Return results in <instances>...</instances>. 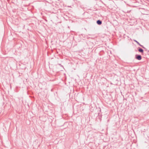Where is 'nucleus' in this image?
<instances>
[{"label":"nucleus","mask_w":149,"mask_h":149,"mask_svg":"<svg viewBox=\"0 0 149 149\" xmlns=\"http://www.w3.org/2000/svg\"><path fill=\"white\" fill-rule=\"evenodd\" d=\"M135 58L139 60H141L142 58L141 56L140 55L136 54L135 55Z\"/></svg>","instance_id":"obj_1"},{"label":"nucleus","mask_w":149,"mask_h":149,"mask_svg":"<svg viewBox=\"0 0 149 149\" xmlns=\"http://www.w3.org/2000/svg\"><path fill=\"white\" fill-rule=\"evenodd\" d=\"M97 23L98 25H101L102 23V22L100 20H98L97 21Z\"/></svg>","instance_id":"obj_2"},{"label":"nucleus","mask_w":149,"mask_h":149,"mask_svg":"<svg viewBox=\"0 0 149 149\" xmlns=\"http://www.w3.org/2000/svg\"><path fill=\"white\" fill-rule=\"evenodd\" d=\"M138 51L141 53H143V50L142 49L140 48H139Z\"/></svg>","instance_id":"obj_3"},{"label":"nucleus","mask_w":149,"mask_h":149,"mask_svg":"<svg viewBox=\"0 0 149 149\" xmlns=\"http://www.w3.org/2000/svg\"><path fill=\"white\" fill-rule=\"evenodd\" d=\"M134 41L135 42H136L138 45H139L140 46L144 48V47H143V46L141 45L139 43V42H138L136 40H134Z\"/></svg>","instance_id":"obj_4"}]
</instances>
